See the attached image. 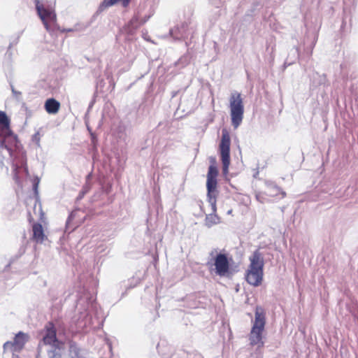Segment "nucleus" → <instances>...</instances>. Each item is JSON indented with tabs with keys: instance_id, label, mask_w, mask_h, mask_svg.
<instances>
[{
	"instance_id": "nucleus-25",
	"label": "nucleus",
	"mask_w": 358,
	"mask_h": 358,
	"mask_svg": "<svg viewBox=\"0 0 358 358\" xmlns=\"http://www.w3.org/2000/svg\"><path fill=\"white\" fill-rule=\"evenodd\" d=\"M15 345H14V342H11V341H6L3 345V350L4 351H6V350H11V348L13 347H14Z\"/></svg>"
},
{
	"instance_id": "nucleus-1",
	"label": "nucleus",
	"mask_w": 358,
	"mask_h": 358,
	"mask_svg": "<svg viewBox=\"0 0 358 358\" xmlns=\"http://www.w3.org/2000/svg\"><path fill=\"white\" fill-rule=\"evenodd\" d=\"M42 342L50 348L47 350L48 358H62V351L64 349V343L57 338L56 329L52 322H49L45 327V334Z\"/></svg>"
},
{
	"instance_id": "nucleus-12",
	"label": "nucleus",
	"mask_w": 358,
	"mask_h": 358,
	"mask_svg": "<svg viewBox=\"0 0 358 358\" xmlns=\"http://www.w3.org/2000/svg\"><path fill=\"white\" fill-rule=\"evenodd\" d=\"M245 278L250 285L259 286L262 281L263 271L248 269Z\"/></svg>"
},
{
	"instance_id": "nucleus-11",
	"label": "nucleus",
	"mask_w": 358,
	"mask_h": 358,
	"mask_svg": "<svg viewBox=\"0 0 358 358\" xmlns=\"http://www.w3.org/2000/svg\"><path fill=\"white\" fill-rule=\"evenodd\" d=\"M149 17H145L143 19L140 20L138 14H136L128 22L127 25L124 27V29L125 31L129 34L133 35L136 30L141 26L143 24L145 23L148 20Z\"/></svg>"
},
{
	"instance_id": "nucleus-10",
	"label": "nucleus",
	"mask_w": 358,
	"mask_h": 358,
	"mask_svg": "<svg viewBox=\"0 0 358 358\" xmlns=\"http://www.w3.org/2000/svg\"><path fill=\"white\" fill-rule=\"evenodd\" d=\"M249 259L250 262L249 269L263 271L264 265V257L259 250H255Z\"/></svg>"
},
{
	"instance_id": "nucleus-3",
	"label": "nucleus",
	"mask_w": 358,
	"mask_h": 358,
	"mask_svg": "<svg viewBox=\"0 0 358 358\" xmlns=\"http://www.w3.org/2000/svg\"><path fill=\"white\" fill-rule=\"evenodd\" d=\"M229 108L232 126L236 129L242 123L244 114V105L241 95L238 92L231 93L229 99Z\"/></svg>"
},
{
	"instance_id": "nucleus-30",
	"label": "nucleus",
	"mask_w": 358,
	"mask_h": 358,
	"mask_svg": "<svg viewBox=\"0 0 358 358\" xmlns=\"http://www.w3.org/2000/svg\"><path fill=\"white\" fill-rule=\"evenodd\" d=\"M232 213V209H230L227 211L228 215H231Z\"/></svg>"
},
{
	"instance_id": "nucleus-17",
	"label": "nucleus",
	"mask_w": 358,
	"mask_h": 358,
	"mask_svg": "<svg viewBox=\"0 0 358 358\" xmlns=\"http://www.w3.org/2000/svg\"><path fill=\"white\" fill-rule=\"evenodd\" d=\"M206 225L211 227L213 225L220 222V217L216 214V211L212 210V213L207 215L205 219Z\"/></svg>"
},
{
	"instance_id": "nucleus-28",
	"label": "nucleus",
	"mask_w": 358,
	"mask_h": 358,
	"mask_svg": "<svg viewBox=\"0 0 358 358\" xmlns=\"http://www.w3.org/2000/svg\"><path fill=\"white\" fill-rule=\"evenodd\" d=\"M178 94V91H174L172 92V97H175Z\"/></svg>"
},
{
	"instance_id": "nucleus-8",
	"label": "nucleus",
	"mask_w": 358,
	"mask_h": 358,
	"mask_svg": "<svg viewBox=\"0 0 358 358\" xmlns=\"http://www.w3.org/2000/svg\"><path fill=\"white\" fill-rule=\"evenodd\" d=\"M217 178H207V199L213 211H217L216 196H217Z\"/></svg>"
},
{
	"instance_id": "nucleus-4",
	"label": "nucleus",
	"mask_w": 358,
	"mask_h": 358,
	"mask_svg": "<svg viewBox=\"0 0 358 358\" xmlns=\"http://www.w3.org/2000/svg\"><path fill=\"white\" fill-rule=\"evenodd\" d=\"M230 135L227 129H222V138L220 143V152L222 163V173L224 175L228 173L230 164Z\"/></svg>"
},
{
	"instance_id": "nucleus-24",
	"label": "nucleus",
	"mask_w": 358,
	"mask_h": 358,
	"mask_svg": "<svg viewBox=\"0 0 358 358\" xmlns=\"http://www.w3.org/2000/svg\"><path fill=\"white\" fill-rule=\"evenodd\" d=\"M39 182H40V179L38 177H36L34 178V182H33V189L34 191L35 194H38V187Z\"/></svg>"
},
{
	"instance_id": "nucleus-14",
	"label": "nucleus",
	"mask_w": 358,
	"mask_h": 358,
	"mask_svg": "<svg viewBox=\"0 0 358 358\" xmlns=\"http://www.w3.org/2000/svg\"><path fill=\"white\" fill-rule=\"evenodd\" d=\"M33 238L37 243H43L45 239V234L43 227L40 223H34L32 226Z\"/></svg>"
},
{
	"instance_id": "nucleus-26",
	"label": "nucleus",
	"mask_w": 358,
	"mask_h": 358,
	"mask_svg": "<svg viewBox=\"0 0 358 358\" xmlns=\"http://www.w3.org/2000/svg\"><path fill=\"white\" fill-rule=\"evenodd\" d=\"M32 141L36 143V144L39 146L40 144H39V142H40V136H39V133L38 132H36V134H34L32 136Z\"/></svg>"
},
{
	"instance_id": "nucleus-15",
	"label": "nucleus",
	"mask_w": 358,
	"mask_h": 358,
	"mask_svg": "<svg viewBox=\"0 0 358 358\" xmlns=\"http://www.w3.org/2000/svg\"><path fill=\"white\" fill-rule=\"evenodd\" d=\"M300 50L298 47H294L289 52L287 58L286 59L284 66H288L294 64L299 59Z\"/></svg>"
},
{
	"instance_id": "nucleus-32",
	"label": "nucleus",
	"mask_w": 358,
	"mask_h": 358,
	"mask_svg": "<svg viewBox=\"0 0 358 358\" xmlns=\"http://www.w3.org/2000/svg\"><path fill=\"white\" fill-rule=\"evenodd\" d=\"M1 138H0V140H1Z\"/></svg>"
},
{
	"instance_id": "nucleus-23",
	"label": "nucleus",
	"mask_w": 358,
	"mask_h": 358,
	"mask_svg": "<svg viewBox=\"0 0 358 358\" xmlns=\"http://www.w3.org/2000/svg\"><path fill=\"white\" fill-rule=\"evenodd\" d=\"M10 89H11V91H12V94L13 95V96L17 100V101H20V99H21V94L22 93L17 90H16L14 87V86L10 84Z\"/></svg>"
},
{
	"instance_id": "nucleus-6",
	"label": "nucleus",
	"mask_w": 358,
	"mask_h": 358,
	"mask_svg": "<svg viewBox=\"0 0 358 358\" xmlns=\"http://www.w3.org/2000/svg\"><path fill=\"white\" fill-rule=\"evenodd\" d=\"M35 4L37 13L43 24L47 30H50L48 21L55 22L56 21V14L52 10L45 8L43 4L40 3L38 0H35Z\"/></svg>"
},
{
	"instance_id": "nucleus-16",
	"label": "nucleus",
	"mask_w": 358,
	"mask_h": 358,
	"mask_svg": "<svg viewBox=\"0 0 358 358\" xmlns=\"http://www.w3.org/2000/svg\"><path fill=\"white\" fill-rule=\"evenodd\" d=\"M28 339V334H24L22 331H19L14 338L13 342L15 347H17L19 349H22L24 344L27 342Z\"/></svg>"
},
{
	"instance_id": "nucleus-31",
	"label": "nucleus",
	"mask_w": 358,
	"mask_h": 358,
	"mask_svg": "<svg viewBox=\"0 0 358 358\" xmlns=\"http://www.w3.org/2000/svg\"><path fill=\"white\" fill-rule=\"evenodd\" d=\"M70 219H71V216H69V218H68V220H67V221H66V227H67V226H68V224H69V222Z\"/></svg>"
},
{
	"instance_id": "nucleus-7",
	"label": "nucleus",
	"mask_w": 358,
	"mask_h": 358,
	"mask_svg": "<svg viewBox=\"0 0 358 358\" xmlns=\"http://www.w3.org/2000/svg\"><path fill=\"white\" fill-rule=\"evenodd\" d=\"M215 272L220 276H224L229 271V262L226 254L219 253L215 258Z\"/></svg>"
},
{
	"instance_id": "nucleus-13",
	"label": "nucleus",
	"mask_w": 358,
	"mask_h": 358,
	"mask_svg": "<svg viewBox=\"0 0 358 358\" xmlns=\"http://www.w3.org/2000/svg\"><path fill=\"white\" fill-rule=\"evenodd\" d=\"M44 108L48 113L56 114L59 110L60 103L54 98H50L45 101Z\"/></svg>"
},
{
	"instance_id": "nucleus-5",
	"label": "nucleus",
	"mask_w": 358,
	"mask_h": 358,
	"mask_svg": "<svg viewBox=\"0 0 358 358\" xmlns=\"http://www.w3.org/2000/svg\"><path fill=\"white\" fill-rule=\"evenodd\" d=\"M0 150L6 149L10 157H13V148L17 149L19 141L10 128L0 131Z\"/></svg>"
},
{
	"instance_id": "nucleus-21",
	"label": "nucleus",
	"mask_w": 358,
	"mask_h": 358,
	"mask_svg": "<svg viewBox=\"0 0 358 358\" xmlns=\"http://www.w3.org/2000/svg\"><path fill=\"white\" fill-rule=\"evenodd\" d=\"M218 174V171L217 167L211 164L208 168V171L207 174V178H217Z\"/></svg>"
},
{
	"instance_id": "nucleus-2",
	"label": "nucleus",
	"mask_w": 358,
	"mask_h": 358,
	"mask_svg": "<svg viewBox=\"0 0 358 358\" xmlns=\"http://www.w3.org/2000/svg\"><path fill=\"white\" fill-rule=\"evenodd\" d=\"M255 316V322L250 334V344L255 345L261 343L263 345L264 343L262 341V332L266 324L265 313L263 308L257 306Z\"/></svg>"
},
{
	"instance_id": "nucleus-19",
	"label": "nucleus",
	"mask_w": 358,
	"mask_h": 358,
	"mask_svg": "<svg viewBox=\"0 0 358 358\" xmlns=\"http://www.w3.org/2000/svg\"><path fill=\"white\" fill-rule=\"evenodd\" d=\"M10 127V120L5 112L0 110V131Z\"/></svg>"
},
{
	"instance_id": "nucleus-33",
	"label": "nucleus",
	"mask_w": 358,
	"mask_h": 358,
	"mask_svg": "<svg viewBox=\"0 0 358 358\" xmlns=\"http://www.w3.org/2000/svg\"><path fill=\"white\" fill-rule=\"evenodd\" d=\"M18 358V357H17Z\"/></svg>"
},
{
	"instance_id": "nucleus-29",
	"label": "nucleus",
	"mask_w": 358,
	"mask_h": 358,
	"mask_svg": "<svg viewBox=\"0 0 358 358\" xmlns=\"http://www.w3.org/2000/svg\"><path fill=\"white\" fill-rule=\"evenodd\" d=\"M195 356L196 358H201V355L200 354H196Z\"/></svg>"
},
{
	"instance_id": "nucleus-20",
	"label": "nucleus",
	"mask_w": 358,
	"mask_h": 358,
	"mask_svg": "<svg viewBox=\"0 0 358 358\" xmlns=\"http://www.w3.org/2000/svg\"><path fill=\"white\" fill-rule=\"evenodd\" d=\"M190 62V57L189 55H185L182 56L176 63L175 66L179 68H183L186 66Z\"/></svg>"
},
{
	"instance_id": "nucleus-18",
	"label": "nucleus",
	"mask_w": 358,
	"mask_h": 358,
	"mask_svg": "<svg viewBox=\"0 0 358 358\" xmlns=\"http://www.w3.org/2000/svg\"><path fill=\"white\" fill-rule=\"evenodd\" d=\"M279 193L282 194V197H285L286 194L285 192H282L278 186L273 183H269L268 185V194L269 196H273L278 195Z\"/></svg>"
},
{
	"instance_id": "nucleus-9",
	"label": "nucleus",
	"mask_w": 358,
	"mask_h": 358,
	"mask_svg": "<svg viewBox=\"0 0 358 358\" xmlns=\"http://www.w3.org/2000/svg\"><path fill=\"white\" fill-rule=\"evenodd\" d=\"M170 35L174 40H185L189 34L188 23L186 22L177 24L174 28L170 29Z\"/></svg>"
},
{
	"instance_id": "nucleus-27",
	"label": "nucleus",
	"mask_w": 358,
	"mask_h": 358,
	"mask_svg": "<svg viewBox=\"0 0 358 358\" xmlns=\"http://www.w3.org/2000/svg\"><path fill=\"white\" fill-rule=\"evenodd\" d=\"M215 161L216 160H215V158L214 157H210V163H212V164L214 165V164L215 163Z\"/></svg>"
},
{
	"instance_id": "nucleus-22",
	"label": "nucleus",
	"mask_w": 358,
	"mask_h": 358,
	"mask_svg": "<svg viewBox=\"0 0 358 358\" xmlns=\"http://www.w3.org/2000/svg\"><path fill=\"white\" fill-rule=\"evenodd\" d=\"M91 188V185L90 183L87 182L83 187L82 190L80 192L78 196H77V200H80L83 198L85 194H87Z\"/></svg>"
}]
</instances>
